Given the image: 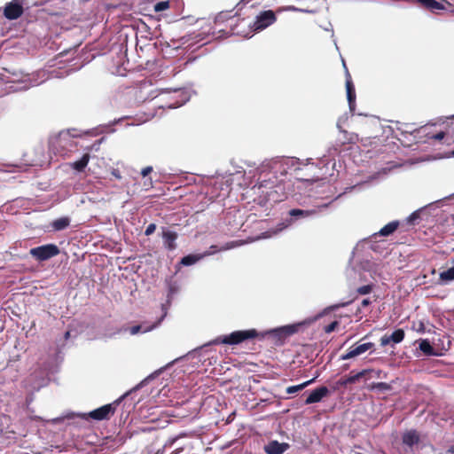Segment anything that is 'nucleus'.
Here are the masks:
<instances>
[{"label":"nucleus","mask_w":454,"mask_h":454,"mask_svg":"<svg viewBox=\"0 0 454 454\" xmlns=\"http://www.w3.org/2000/svg\"><path fill=\"white\" fill-rule=\"evenodd\" d=\"M418 331L419 332H424V325H423L422 323L420 324L419 329Z\"/></svg>","instance_id":"nucleus-47"},{"label":"nucleus","mask_w":454,"mask_h":454,"mask_svg":"<svg viewBox=\"0 0 454 454\" xmlns=\"http://www.w3.org/2000/svg\"><path fill=\"white\" fill-rule=\"evenodd\" d=\"M153 171V167H145L142 169L141 174L143 176H146Z\"/></svg>","instance_id":"nucleus-40"},{"label":"nucleus","mask_w":454,"mask_h":454,"mask_svg":"<svg viewBox=\"0 0 454 454\" xmlns=\"http://www.w3.org/2000/svg\"><path fill=\"white\" fill-rule=\"evenodd\" d=\"M371 389L386 392L391 389V386L386 382H376L372 384Z\"/></svg>","instance_id":"nucleus-33"},{"label":"nucleus","mask_w":454,"mask_h":454,"mask_svg":"<svg viewBox=\"0 0 454 454\" xmlns=\"http://www.w3.org/2000/svg\"><path fill=\"white\" fill-rule=\"evenodd\" d=\"M170 364H171V363L167 364L165 367L160 368L159 370L155 371L154 372H153L152 374L147 376L145 380H143L135 387H133L131 390L126 392L124 395H122L118 399H116L114 403H108V404L103 405L98 409H95L94 411H90L88 414H85V413L76 414V415H73L72 417L76 416V417L82 418L83 419H87L88 418H90L95 420H103V419H108L111 414L114 413L117 405H119L132 391H136V390L141 388L147 382H149L150 380L158 377Z\"/></svg>","instance_id":"nucleus-4"},{"label":"nucleus","mask_w":454,"mask_h":454,"mask_svg":"<svg viewBox=\"0 0 454 454\" xmlns=\"http://www.w3.org/2000/svg\"><path fill=\"white\" fill-rule=\"evenodd\" d=\"M380 371L374 372L373 370H371V369L362 370L361 372H358L357 373L350 374L349 376L340 379L336 382V386L334 387V389H337L339 387H346L347 385L354 384L356 381H358L359 380H361L362 378L367 376V374L375 373L376 377H380Z\"/></svg>","instance_id":"nucleus-9"},{"label":"nucleus","mask_w":454,"mask_h":454,"mask_svg":"<svg viewBox=\"0 0 454 454\" xmlns=\"http://www.w3.org/2000/svg\"><path fill=\"white\" fill-rule=\"evenodd\" d=\"M448 453H450V454H454V445L450 446L448 450H447Z\"/></svg>","instance_id":"nucleus-46"},{"label":"nucleus","mask_w":454,"mask_h":454,"mask_svg":"<svg viewBox=\"0 0 454 454\" xmlns=\"http://www.w3.org/2000/svg\"><path fill=\"white\" fill-rule=\"evenodd\" d=\"M348 303H341V304H336L334 306L329 307L325 309L322 312L317 314L312 318H309L303 322L293 324V325H287L278 328L270 329L264 332L259 333L255 329H248V330H239V331H234L231 333L230 334L222 335L215 340H213L211 342L207 344L206 346L214 344H225V345H238L242 343L245 340L259 338L260 340L264 339L267 336H270L276 340H282L285 338L293 335L294 333H297L301 326L304 325H309L310 323H313L322 317L324 315H325L328 311L339 309L340 307L346 306Z\"/></svg>","instance_id":"nucleus-2"},{"label":"nucleus","mask_w":454,"mask_h":454,"mask_svg":"<svg viewBox=\"0 0 454 454\" xmlns=\"http://www.w3.org/2000/svg\"><path fill=\"white\" fill-rule=\"evenodd\" d=\"M399 222L398 221H392L386 224L384 227H382L378 233V236L381 237H387L391 234H393L397 228L399 227Z\"/></svg>","instance_id":"nucleus-25"},{"label":"nucleus","mask_w":454,"mask_h":454,"mask_svg":"<svg viewBox=\"0 0 454 454\" xmlns=\"http://www.w3.org/2000/svg\"><path fill=\"white\" fill-rule=\"evenodd\" d=\"M330 162H331V160H327L325 155H324L323 158H321L319 160L318 164L323 165V167L320 168V170L322 171V173H321L322 176H327V175L332 176V174L329 173V168H328V164Z\"/></svg>","instance_id":"nucleus-32"},{"label":"nucleus","mask_w":454,"mask_h":454,"mask_svg":"<svg viewBox=\"0 0 454 454\" xmlns=\"http://www.w3.org/2000/svg\"><path fill=\"white\" fill-rule=\"evenodd\" d=\"M245 243H246V241H244V240H233V241L225 243L221 247H217V246L213 245L209 247L208 252H215V254L218 251H226V250H230V249L240 247V246L244 245Z\"/></svg>","instance_id":"nucleus-24"},{"label":"nucleus","mask_w":454,"mask_h":454,"mask_svg":"<svg viewBox=\"0 0 454 454\" xmlns=\"http://www.w3.org/2000/svg\"><path fill=\"white\" fill-rule=\"evenodd\" d=\"M445 137L444 132L441 131L435 135H434L432 137L435 140H442Z\"/></svg>","instance_id":"nucleus-42"},{"label":"nucleus","mask_w":454,"mask_h":454,"mask_svg":"<svg viewBox=\"0 0 454 454\" xmlns=\"http://www.w3.org/2000/svg\"><path fill=\"white\" fill-rule=\"evenodd\" d=\"M419 4H421L426 9L437 12L438 11L448 10V7H452V4L446 1L442 0V2H438L436 0H416Z\"/></svg>","instance_id":"nucleus-15"},{"label":"nucleus","mask_w":454,"mask_h":454,"mask_svg":"<svg viewBox=\"0 0 454 454\" xmlns=\"http://www.w3.org/2000/svg\"><path fill=\"white\" fill-rule=\"evenodd\" d=\"M276 20L277 18L273 11L269 10L262 12L256 16L251 28L255 32L262 31L272 25Z\"/></svg>","instance_id":"nucleus-8"},{"label":"nucleus","mask_w":454,"mask_h":454,"mask_svg":"<svg viewBox=\"0 0 454 454\" xmlns=\"http://www.w3.org/2000/svg\"><path fill=\"white\" fill-rule=\"evenodd\" d=\"M334 165H335V162L333 161V162L332 163V168H333Z\"/></svg>","instance_id":"nucleus-50"},{"label":"nucleus","mask_w":454,"mask_h":454,"mask_svg":"<svg viewBox=\"0 0 454 454\" xmlns=\"http://www.w3.org/2000/svg\"><path fill=\"white\" fill-rule=\"evenodd\" d=\"M355 454H363V453H360V452H356V453H355Z\"/></svg>","instance_id":"nucleus-53"},{"label":"nucleus","mask_w":454,"mask_h":454,"mask_svg":"<svg viewBox=\"0 0 454 454\" xmlns=\"http://www.w3.org/2000/svg\"><path fill=\"white\" fill-rule=\"evenodd\" d=\"M168 7L169 3L168 1H160L154 5V11L159 12L167 10Z\"/></svg>","instance_id":"nucleus-34"},{"label":"nucleus","mask_w":454,"mask_h":454,"mask_svg":"<svg viewBox=\"0 0 454 454\" xmlns=\"http://www.w3.org/2000/svg\"><path fill=\"white\" fill-rule=\"evenodd\" d=\"M263 449L267 454H283L289 449V444L274 440L266 444Z\"/></svg>","instance_id":"nucleus-19"},{"label":"nucleus","mask_w":454,"mask_h":454,"mask_svg":"<svg viewBox=\"0 0 454 454\" xmlns=\"http://www.w3.org/2000/svg\"><path fill=\"white\" fill-rule=\"evenodd\" d=\"M454 196V193L450 195V196H447L442 200H438L434 202H432V203H429L428 205H427L426 207H423L416 211H414L413 213H411L408 218H407V223H411V224H413L415 223L416 220H418L419 217H420V214L426 210L427 208H430V209H433V208H435V207H438L439 205H442V201L445 200H448L451 197Z\"/></svg>","instance_id":"nucleus-17"},{"label":"nucleus","mask_w":454,"mask_h":454,"mask_svg":"<svg viewBox=\"0 0 454 454\" xmlns=\"http://www.w3.org/2000/svg\"><path fill=\"white\" fill-rule=\"evenodd\" d=\"M315 381V378L309 380H307L301 384H299V385H295V386H290L286 388V393L287 394H295L302 389H304L306 387H308L309 385L312 384L313 382Z\"/></svg>","instance_id":"nucleus-31"},{"label":"nucleus","mask_w":454,"mask_h":454,"mask_svg":"<svg viewBox=\"0 0 454 454\" xmlns=\"http://www.w3.org/2000/svg\"><path fill=\"white\" fill-rule=\"evenodd\" d=\"M374 347L372 342L356 344L352 346L348 351L341 356V360H348L361 356Z\"/></svg>","instance_id":"nucleus-14"},{"label":"nucleus","mask_w":454,"mask_h":454,"mask_svg":"<svg viewBox=\"0 0 454 454\" xmlns=\"http://www.w3.org/2000/svg\"><path fill=\"white\" fill-rule=\"evenodd\" d=\"M300 164L299 159L289 157H278L262 162L257 169V183L253 187L258 196L257 203L267 210L284 200L286 193L282 177L300 169Z\"/></svg>","instance_id":"nucleus-1"},{"label":"nucleus","mask_w":454,"mask_h":454,"mask_svg":"<svg viewBox=\"0 0 454 454\" xmlns=\"http://www.w3.org/2000/svg\"><path fill=\"white\" fill-rule=\"evenodd\" d=\"M419 348L427 356L437 355L436 352L434 351V347L431 345L430 341L427 339H422L419 340Z\"/></svg>","instance_id":"nucleus-28"},{"label":"nucleus","mask_w":454,"mask_h":454,"mask_svg":"<svg viewBox=\"0 0 454 454\" xmlns=\"http://www.w3.org/2000/svg\"><path fill=\"white\" fill-rule=\"evenodd\" d=\"M378 233L372 234L368 239H365L362 241V244L364 246H367L368 248L375 252L376 254H379L380 255L387 254V247L385 241H378Z\"/></svg>","instance_id":"nucleus-11"},{"label":"nucleus","mask_w":454,"mask_h":454,"mask_svg":"<svg viewBox=\"0 0 454 454\" xmlns=\"http://www.w3.org/2000/svg\"><path fill=\"white\" fill-rule=\"evenodd\" d=\"M214 254H215V252H205V253L197 254H190L188 255L184 256L181 259L180 264H182L184 266H192V265L195 264L196 262H198L199 261H200L201 259H203L204 257Z\"/></svg>","instance_id":"nucleus-20"},{"label":"nucleus","mask_w":454,"mask_h":454,"mask_svg":"<svg viewBox=\"0 0 454 454\" xmlns=\"http://www.w3.org/2000/svg\"><path fill=\"white\" fill-rule=\"evenodd\" d=\"M372 289V285H365L357 288V293L361 295H365L371 293Z\"/></svg>","instance_id":"nucleus-36"},{"label":"nucleus","mask_w":454,"mask_h":454,"mask_svg":"<svg viewBox=\"0 0 454 454\" xmlns=\"http://www.w3.org/2000/svg\"><path fill=\"white\" fill-rule=\"evenodd\" d=\"M342 64L344 68L346 69V91H347V99L348 102L349 110L351 113L355 111L356 106V91L355 86L352 82L351 76L347 69L345 61L342 60Z\"/></svg>","instance_id":"nucleus-13"},{"label":"nucleus","mask_w":454,"mask_h":454,"mask_svg":"<svg viewBox=\"0 0 454 454\" xmlns=\"http://www.w3.org/2000/svg\"><path fill=\"white\" fill-rule=\"evenodd\" d=\"M90 154L89 153H84L81 159H79L78 160H75L74 162H72L70 164L71 168H74V170L78 171V172H82L84 170V168H86V166L88 165L89 163V160H90Z\"/></svg>","instance_id":"nucleus-27"},{"label":"nucleus","mask_w":454,"mask_h":454,"mask_svg":"<svg viewBox=\"0 0 454 454\" xmlns=\"http://www.w3.org/2000/svg\"><path fill=\"white\" fill-rule=\"evenodd\" d=\"M330 391L329 389L325 387L321 386L319 387L315 388L311 393L308 395V397L305 400V404H312L316 403H319L323 400V398L329 395Z\"/></svg>","instance_id":"nucleus-16"},{"label":"nucleus","mask_w":454,"mask_h":454,"mask_svg":"<svg viewBox=\"0 0 454 454\" xmlns=\"http://www.w3.org/2000/svg\"><path fill=\"white\" fill-rule=\"evenodd\" d=\"M331 202L321 203L314 206L311 208L303 209V208H293L288 212V217L278 223V225L270 229L267 231L262 232L261 235L257 236L255 239H253V241L262 239H270L284 230L287 229L290 225L296 223L297 221L312 219L320 215L325 213L327 208L331 206Z\"/></svg>","instance_id":"nucleus-3"},{"label":"nucleus","mask_w":454,"mask_h":454,"mask_svg":"<svg viewBox=\"0 0 454 454\" xmlns=\"http://www.w3.org/2000/svg\"><path fill=\"white\" fill-rule=\"evenodd\" d=\"M337 128L340 129V132H345V133H346V131H345V130H342V129H341V128H340V126L339 124L337 125Z\"/></svg>","instance_id":"nucleus-49"},{"label":"nucleus","mask_w":454,"mask_h":454,"mask_svg":"<svg viewBox=\"0 0 454 454\" xmlns=\"http://www.w3.org/2000/svg\"><path fill=\"white\" fill-rule=\"evenodd\" d=\"M69 336H70V332H68V331H67V332H66V333H65V339H66V340H67V339L69 338Z\"/></svg>","instance_id":"nucleus-48"},{"label":"nucleus","mask_w":454,"mask_h":454,"mask_svg":"<svg viewBox=\"0 0 454 454\" xmlns=\"http://www.w3.org/2000/svg\"><path fill=\"white\" fill-rule=\"evenodd\" d=\"M165 316H166V311L164 312L162 317L160 318V320L156 324H153V325H133V326H131L129 328V333L131 335H135V334H137L139 333L150 332L153 329L156 328L160 324L161 320L163 319V317Z\"/></svg>","instance_id":"nucleus-22"},{"label":"nucleus","mask_w":454,"mask_h":454,"mask_svg":"<svg viewBox=\"0 0 454 454\" xmlns=\"http://www.w3.org/2000/svg\"><path fill=\"white\" fill-rule=\"evenodd\" d=\"M111 174L118 180L121 179V175L120 173V171L116 168H113L111 170Z\"/></svg>","instance_id":"nucleus-41"},{"label":"nucleus","mask_w":454,"mask_h":454,"mask_svg":"<svg viewBox=\"0 0 454 454\" xmlns=\"http://www.w3.org/2000/svg\"><path fill=\"white\" fill-rule=\"evenodd\" d=\"M81 136V131L75 129L64 130L59 132L55 137L51 138L50 145L53 150L64 154L66 152L70 151L69 147L75 145L73 139Z\"/></svg>","instance_id":"nucleus-5"},{"label":"nucleus","mask_w":454,"mask_h":454,"mask_svg":"<svg viewBox=\"0 0 454 454\" xmlns=\"http://www.w3.org/2000/svg\"><path fill=\"white\" fill-rule=\"evenodd\" d=\"M371 300L369 298H366V299H364L361 302V306L362 307H366L368 306L369 304H371Z\"/></svg>","instance_id":"nucleus-43"},{"label":"nucleus","mask_w":454,"mask_h":454,"mask_svg":"<svg viewBox=\"0 0 454 454\" xmlns=\"http://www.w3.org/2000/svg\"><path fill=\"white\" fill-rule=\"evenodd\" d=\"M103 140H104V138H101V139H100V140H98L97 143H95V144L92 145V147L97 149V146H98V145L102 143V141H103Z\"/></svg>","instance_id":"nucleus-45"},{"label":"nucleus","mask_w":454,"mask_h":454,"mask_svg":"<svg viewBox=\"0 0 454 454\" xmlns=\"http://www.w3.org/2000/svg\"><path fill=\"white\" fill-rule=\"evenodd\" d=\"M161 238L163 239L164 247L168 251H174L176 249V239L178 234L176 231L170 230L166 227H161Z\"/></svg>","instance_id":"nucleus-12"},{"label":"nucleus","mask_w":454,"mask_h":454,"mask_svg":"<svg viewBox=\"0 0 454 454\" xmlns=\"http://www.w3.org/2000/svg\"><path fill=\"white\" fill-rule=\"evenodd\" d=\"M155 230H156V224L155 223H150L146 227V229L145 231V236H150V235H152L155 231Z\"/></svg>","instance_id":"nucleus-38"},{"label":"nucleus","mask_w":454,"mask_h":454,"mask_svg":"<svg viewBox=\"0 0 454 454\" xmlns=\"http://www.w3.org/2000/svg\"><path fill=\"white\" fill-rule=\"evenodd\" d=\"M176 292V288L173 285H169L168 302H170L171 296Z\"/></svg>","instance_id":"nucleus-39"},{"label":"nucleus","mask_w":454,"mask_h":454,"mask_svg":"<svg viewBox=\"0 0 454 454\" xmlns=\"http://www.w3.org/2000/svg\"><path fill=\"white\" fill-rule=\"evenodd\" d=\"M48 79V75L45 71H39L36 74H33L31 78H29V85L25 86V89H27L31 86H37L43 83L44 81Z\"/></svg>","instance_id":"nucleus-26"},{"label":"nucleus","mask_w":454,"mask_h":454,"mask_svg":"<svg viewBox=\"0 0 454 454\" xmlns=\"http://www.w3.org/2000/svg\"><path fill=\"white\" fill-rule=\"evenodd\" d=\"M60 250L55 244H46L33 247L29 254L38 262H44L59 254Z\"/></svg>","instance_id":"nucleus-7"},{"label":"nucleus","mask_w":454,"mask_h":454,"mask_svg":"<svg viewBox=\"0 0 454 454\" xmlns=\"http://www.w3.org/2000/svg\"><path fill=\"white\" fill-rule=\"evenodd\" d=\"M451 118H454V115H452Z\"/></svg>","instance_id":"nucleus-55"},{"label":"nucleus","mask_w":454,"mask_h":454,"mask_svg":"<svg viewBox=\"0 0 454 454\" xmlns=\"http://www.w3.org/2000/svg\"><path fill=\"white\" fill-rule=\"evenodd\" d=\"M404 338V331L403 329H397L393 332L390 335L385 334L380 338V345L382 347L387 346L391 343L397 344L403 341Z\"/></svg>","instance_id":"nucleus-18"},{"label":"nucleus","mask_w":454,"mask_h":454,"mask_svg":"<svg viewBox=\"0 0 454 454\" xmlns=\"http://www.w3.org/2000/svg\"><path fill=\"white\" fill-rule=\"evenodd\" d=\"M452 221L454 222V214L451 215Z\"/></svg>","instance_id":"nucleus-51"},{"label":"nucleus","mask_w":454,"mask_h":454,"mask_svg":"<svg viewBox=\"0 0 454 454\" xmlns=\"http://www.w3.org/2000/svg\"><path fill=\"white\" fill-rule=\"evenodd\" d=\"M402 441L404 445L411 449L414 445L419 443V435L416 430H409L403 434Z\"/></svg>","instance_id":"nucleus-21"},{"label":"nucleus","mask_w":454,"mask_h":454,"mask_svg":"<svg viewBox=\"0 0 454 454\" xmlns=\"http://www.w3.org/2000/svg\"><path fill=\"white\" fill-rule=\"evenodd\" d=\"M440 280L442 284H449L454 280V264L452 267L440 273Z\"/></svg>","instance_id":"nucleus-30"},{"label":"nucleus","mask_w":454,"mask_h":454,"mask_svg":"<svg viewBox=\"0 0 454 454\" xmlns=\"http://www.w3.org/2000/svg\"><path fill=\"white\" fill-rule=\"evenodd\" d=\"M452 263L454 264V258L452 259Z\"/></svg>","instance_id":"nucleus-54"},{"label":"nucleus","mask_w":454,"mask_h":454,"mask_svg":"<svg viewBox=\"0 0 454 454\" xmlns=\"http://www.w3.org/2000/svg\"><path fill=\"white\" fill-rule=\"evenodd\" d=\"M452 156H454V151L451 153Z\"/></svg>","instance_id":"nucleus-52"},{"label":"nucleus","mask_w":454,"mask_h":454,"mask_svg":"<svg viewBox=\"0 0 454 454\" xmlns=\"http://www.w3.org/2000/svg\"><path fill=\"white\" fill-rule=\"evenodd\" d=\"M38 372L35 371V372L31 375V380L35 381L32 383V387L34 389H40L42 387L45 386L49 381V374L56 372V368L52 364H46L44 362L40 363L38 364Z\"/></svg>","instance_id":"nucleus-6"},{"label":"nucleus","mask_w":454,"mask_h":454,"mask_svg":"<svg viewBox=\"0 0 454 454\" xmlns=\"http://www.w3.org/2000/svg\"><path fill=\"white\" fill-rule=\"evenodd\" d=\"M250 0H241L238 4L237 7L239 9H241L243 5L247 4Z\"/></svg>","instance_id":"nucleus-44"},{"label":"nucleus","mask_w":454,"mask_h":454,"mask_svg":"<svg viewBox=\"0 0 454 454\" xmlns=\"http://www.w3.org/2000/svg\"><path fill=\"white\" fill-rule=\"evenodd\" d=\"M176 102L168 106L169 108H176L185 104L190 99L188 91L184 90H175Z\"/></svg>","instance_id":"nucleus-23"},{"label":"nucleus","mask_w":454,"mask_h":454,"mask_svg":"<svg viewBox=\"0 0 454 454\" xmlns=\"http://www.w3.org/2000/svg\"><path fill=\"white\" fill-rule=\"evenodd\" d=\"M23 13V0H12L6 4L4 15L7 20H12L20 18Z\"/></svg>","instance_id":"nucleus-10"},{"label":"nucleus","mask_w":454,"mask_h":454,"mask_svg":"<svg viewBox=\"0 0 454 454\" xmlns=\"http://www.w3.org/2000/svg\"><path fill=\"white\" fill-rule=\"evenodd\" d=\"M70 224V218L67 216L60 217L51 223L52 229L56 231L67 229Z\"/></svg>","instance_id":"nucleus-29"},{"label":"nucleus","mask_w":454,"mask_h":454,"mask_svg":"<svg viewBox=\"0 0 454 454\" xmlns=\"http://www.w3.org/2000/svg\"><path fill=\"white\" fill-rule=\"evenodd\" d=\"M338 325H339V322H338V321H333V322H332L331 324H329L328 325H326V326L325 327V332L326 333H331L332 332H333V331L336 329V327L338 326Z\"/></svg>","instance_id":"nucleus-37"},{"label":"nucleus","mask_w":454,"mask_h":454,"mask_svg":"<svg viewBox=\"0 0 454 454\" xmlns=\"http://www.w3.org/2000/svg\"><path fill=\"white\" fill-rule=\"evenodd\" d=\"M347 278L349 281H355L356 278V270L353 267H348L346 270Z\"/></svg>","instance_id":"nucleus-35"}]
</instances>
